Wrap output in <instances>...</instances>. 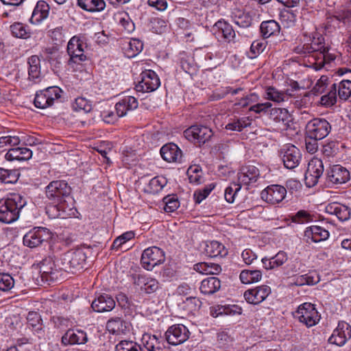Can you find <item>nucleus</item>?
Segmentation results:
<instances>
[{
  "label": "nucleus",
  "instance_id": "obj_7",
  "mask_svg": "<svg viewBox=\"0 0 351 351\" xmlns=\"http://www.w3.org/2000/svg\"><path fill=\"white\" fill-rule=\"evenodd\" d=\"M295 316L307 327L315 326L319 322L320 317L315 306L308 302L298 306Z\"/></svg>",
  "mask_w": 351,
  "mask_h": 351
},
{
  "label": "nucleus",
  "instance_id": "obj_63",
  "mask_svg": "<svg viewBox=\"0 0 351 351\" xmlns=\"http://www.w3.org/2000/svg\"><path fill=\"white\" fill-rule=\"evenodd\" d=\"M311 219V215L304 210H299L292 218V221L298 223H304Z\"/></svg>",
  "mask_w": 351,
  "mask_h": 351
},
{
  "label": "nucleus",
  "instance_id": "obj_29",
  "mask_svg": "<svg viewBox=\"0 0 351 351\" xmlns=\"http://www.w3.org/2000/svg\"><path fill=\"white\" fill-rule=\"evenodd\" d=\"M40 274L43 281L49 282L56 278L58 271L54 261L49 258L44 259L40 264Z\"/></svg>",
  "mask_w": 351,
  "mask_h": 351
},
{
  "label": "nucleus",
  "instance_id": "obj_16",
  "mask_svg": "<svg viewBox=\"0 0 351 351\" xmlns=\"http://www.w3.org/2000/svg\"><path fill=\"white\" fill-rule=\"evenodd\" d=\"M132 280L134 285L146 294L155 293L160 287L158 280L148 275L134 274L132 276Z\"/></svg>",
  "mask_w": 351,
  "mask_h": 351
},
{
  "label": "nucleus",
  "instance_id": "obj_40",
  "mask_svg": "<svg viewBox=\"0 0 351 351\" xmlns=\"http://www.w3.org/2000/svg\"><path fill=\"white\" fill-rule=\"evenodd\" d=\"M261 32L264 38L278 35L280 31L279 24L274 20L263 21L261 24Z\"/></svg>",
  "mask_w": 351,
  "mask_h": 351
},
{
  "label": "nucleus",
  "instance_id": "obj_24",
  "mask_svg": "<svg viewBox=\"0 0 351 351\" xmlns=\"http://www.w3.org/2000/svg\"><path fill=\"white\" fill-rule=\"evenodd\" d=\"M91 307L98 313L110 311L115 307V301L110 295L104 293L93 301Z\"/></svg>",
  "mask_w": 351,
  "mask_h": 351
},
{
  "label": "nucleus",
  "instance_id": "obj_31",
  "mask_svg": "<svg viewBox=\"0 0 351 351\" xmlns=\"http://www.w3.org/2000/svg\"><path fill=\"white\" fill-rule=\"evenodd\" d=\"M326 210L330 215H335L340 221H346L350 217V208L343 204L337 202L329 204L326 207Z\"/></svg>",
  "mask_w": 351,
  "mask_h": 351
},
{
  "label": "nucleus",
  "instance_id": "obj_9",
  "mask_svg": "<svg viewBox=\"0 0 351 351\" xmlns=\"http://www.w3.org/2000/svg\"><path fill=\"white\" fill-rule=\"evenodd\" d=\"M160 85L158 75L152 70H145L141 74V80L136 85L137 92L151 93Z\"/></svg>",
  "mask_w": 351,
  "mask_h": 351
},
{
  "label": "nucleus",
  "instance_id": "obj_52",
  "mask_svg": "<svg viewBox=\"0 0 351 351\" xmlns=\"http://www.w3.org/2000/svg\"><path fill=\"white\" fill-rule=\"evenodd\" d=\"M267 46V42L263 40H254L250 47L248 56L250 58H255L261 53Z\"/></svg>",
  "mask_w": 351,
  "mask_h": 351
},
{
  "label": "nucleus",
  "instance_id": "obj_45",
  "mask_svg": "<svg viewBox=\"0 0 351 351\" xmlns=\"http://www.w3.org/2000/svg\"><path fill=\"white\" fill-rule=\"evenodd\" d=\"M194 269L202 274H217L221 271V267L216 263L204 262L195 264Z\"/></svg>",
  "mask_w": 351,
  "mask_h": 351
},
{
  "label": "nucleus",
  "instance_id": "obj_27",
  "mask_svg": "<svg viewBox=\"0 0 351 351\" xmlns=\"http://www.w3.org/2000/svg\"><path fill=\"white\" fill-rule=\"evenodd\" d=\"M141 341L147 351H163L165 348L163 339L155 335L145 333L142 337Z\"/></svg>",
  "mask_w": 351,
  "mask_h": 351
},
{
  "label": "nucleus",
  "instance_id": "obj_17",
  "mask_svg": "<svg viewBox=\"0 0 351 351\" xmlns=\"http://www.w3.org/2000/svg\"><path fill=\"white\" fill-rule=\"evenodd\" d=\"M349 171L339 165H333L327 170L326 181L330 184H342L350 180Z\"/></svg>",
  "mask_w": 351,
  "mask_h": 351
},
{
  "label": "nucleus",
  "instance_id": "obj_55",
  "mask_svg": "<svg viewBox=\"0 0 351 351\" xmlns=\"http://www.w3.org/2000/svg\"><path fill=\"white\" fill-rule=\"evenodd\" d=\"M165 206L164 209L167 213L175 211L180 206V202L176 195H169L163 198Z\"/></svg>",
  "mask_w": 351,
  "mask_h": 351
},
{
  "label": "nucleus",
  "instance_id": "obj_2",
  "mask_svg": "<svg viewBox=\"0 0 351 351\" xmlns=\"http://www.w3.org/2000/svg\"><path fill=\"white\" fill-rule=\"evenodd\" d=\"M85 261L86 254L82 250L69 251L62 255L58 266L65 271L75 273L83 269Z\"/></svg>",
  "mask_w": 351,
  "mask_h": 351
},
{
  "label": "nucleus",
  "instance_id": "obj_44",
  "mask_svg": "<svg viewBox=\"0 0 351 351\" xmlns=\"http://www.w3.org/2000/svg\"><path fill=\"white\" fill-rule=\"evenodd\" d=\"M239 278L243 284H252L259 282L262 278V273L260 270H243L240 275Z\"/></svg>",
  "mask_w": 351,
  "mask_h": 351
},
{
  "label": "nucleus",
  "instance_id": "obj_11",
  "mask_svg": "<svg viewBox=\"0 0 351 351\" xmlns=\"http://www.w3.org/2000/svg\"><path fill=\"white\" fill-rule=\"evenodd\" d=\"M186 139L199 145L208 141L213 135L212 130L206 126L192 125L184 132Z\"/></svg>",
  "mask_w": 351,
  "mask_h": 351
},
{
  "label": "nucleus",
  "instance_id": "obj_56",
  "mask_svg": "<svg viewBox=\"0 0 351 351\" xmlns=\"http://www.w3.org/2000/svg\"><path fill=\"white\" fill-rule=\"evenodd\" d=\"M115 351H143L140 345L131 341H121L115 347Z\"/></svg>",
  "mask_w": 351,
  "mask_h": 351
},
{
  "label": "nucleus",
  "instance_id": "obj_42",
  "mask_svg": "<svg viewBox=\"0 0 351 351\" xmlns=\"http://www.w3.org/2000/svg\"><path fill=\"white\" fill-rule=\"evenodd\" d=\"M265 98L271 100L276 103H280L288 99L289 95L288 90L285 93L278 90L274 86H269L266 88Z\"/></svg>",
  "mask_w": 351,
  "mask_h": 351
},
{
  "label": "nucleus",
  "instance_id": "obj_34",
  "mask_svg": "<svg viewBox=\"0 0 351 351\" xmlns=\"http://www.w3.org/2000/svg\"><path fill=\"white\" fill-rule=\"evenodd\" d=\"M231 18L236 25L243 28L248 27L252 24L251 16L243 10L237 8L232 9Z\"/></svg>",
  "mask_w": 351,
  "mask_h": 351
},
{
  "label": "nucleus",
  "instance_id": "obj_48",
  "mask_svg": "<svg viewBox=\"0 0 351 351\" xmlns=\"http://www.w3.org/2000/svg\"><path fill=\"white\" fill-rule=\"evenodd\" d=\"M134 237V233L132 231H128L123 233L121 235L114 239L112 245V249L127 250L128 247H124V244Z\"/></svg>",
  "mask_w": 351,
  "mask_h": 351
},
{
  "label": "nucleus",
  "instance_id": "obj_18",
  "mask_svg": "<svg viewBox=\"0 0 351 351\" xmlns=\"http://www.w3.org/2000/svg\"><path fill=\"white\" fill-rule=\"evenodd\" d=\"M270 293L271 288L269 286L261 285L246 290L243 296L247 303L256 305L263 302Z\"/></svg>",
  "mask_w": 351,
  "mask_h": 351
},
{
  "label": "nucleus",
  "instance_id": "obj_10",
  "mask_svg": "<svg viewBox=\"0 0 351 351\" xmlns=\"http://www.w3.org/2000/svg\"><path fill=\"white\" fill-rule=\"evenodd\" d=\"M280 157L285 167L293 169L298 166L302 158L300 149L293 145H285L280 149Z\"/></svg>",
  "mask_w": 351,
  "mask_h": 351
},
{
  "label": "nucleus",
  "instance_id": "obj_50",
  "mask_svg": "<svg viewBox=\"0 0 351 351\" xmlns=\"http://www.w3.org/2000/svg\"><path fill=\"white\" fill-rule=\"evenodd\" d=\"M19 173L16 170L0 168V180L2 182L12 184L17 182Z\"/></svg>",
  "mask_w": 351,
  "mask_h": 351
},
{
  "label": "nucleus",
  "instance_id": "obj_47",
  "mask_svg": "<svg viewBox=\"0 0 351 351\" xmlns=\"http://www.w3.org/2000/svg\"><path fill=\"white\" fill-rule=\"evenodd\" d=\"M167 184V180L163 176H156L150 180L146 191L152 194L160 192Z\"/></svg>",
  "mask_w": 351,
  "mask_h": 351
},
{
  "label": "nucleus",
  "instance_id": "obj_1",
  "mask_svg": "<svg viewBox=\"0 0 351 351\" xmlns=\"http://www.w3.org/2000/svg\"><path fill=\"white\" fill-rule=\"evenodd\" d=\"M27 204L26 199L19 193H11L0 200V221L11 223L16 221L20 212Z\"/></svg>",
  "mask_w": 351,
  "mask_h": 351
},
{
  "label": "nucleus",
  "instance_id": "obj_57",
  "mask_svg": "<svg viewBox=\"0 0 351 351\" xmlns=\"http://www.w3.org/2000/svg\"><path fill=\"white\" fill-rule=\"evenodd\" d=\"M73 107L76 111L82 110L85 112H89L92 110V104L90 101L82 97L75 99V102L73 104Z\"/></svg>",
  "mask_w": 351,
  "mask_h": 351
},
{
  "label": "nucleus",
  "instance_id": "obj_51",
  "mask_svg": "<svg viewBox=\"0 0 351 351\" xmlns=\"http://www.w3.org/2000/svg\"><path fill=\"white\" fill-rule=\"evenodd\" d=\"M322 154L326 158L335 157L339 152V143L330 141L324 143L322 148Z\"/></svg>",
  "mask_w": 351,
  "mask_h": 351
},
{
  "label": "nucleus",
  "instance_id": "obj_35",
  "mask_svg": "<svg viewBox=\"0 0 351 351\" xmlns=\"http://www.w3.org/2000/svg\"><path fill=\"white\" fill-rule=\"evenodd\" d=\"M221 288V281L217 277H209L203 280L199 287L200 291L204 295H211Z\"/></svg>",
  "mask_w": 351,
  "mask_h": 351
},
{
  "label": "nucleus",
  "instance_id": "obj_30",
  "mask_svg": "<svg viewBox=\"0 0 351 351\" xmlns=\"http://www.w3.org/2000/svg\"><path fill=\"white\" fill-rule=\"evenodd\" d=\"M32 157V152L27 147H12L6 153L5 158L8 161H25Z\"/></svg>",
  "mask_w": 351,
  "mask_h": 351
},
{
  "label": "nucleus",
  "instance_id": "obj_64",
  "mask_svg": "<svg viewBox=\"0 0 351 351\" xmlns=\"http://www.w3.org/2000/svg\"><path fill=\"white\" fill-rule=\"evenodd\" d=\"M318 141L319 139H315V138L308 137L305 134V145L306 151L310 154L315 153L318 149Z\"/></svg>",
  "mask_w": 351,
  "mask_h": 351
},
{
  "label": "nucleus",
  "instance_id": "obj_43",
  "mask_svg": "<svg viewBox=\"0 0 351 351\" xmlns=\"http://www.w3.org/2000/svg\"><path fill=\"white\" fill-rule=\"evenodd\" d=\"M10 31L12 36L18 38L27 39L32 36L29 27L22 23H14L11 25Z\"/></svg>",
  "mask_w": 351,
  "mask_h": 351
},
{
  "label": "nucleus",
  "instance_id": "obj_6",
  "mask_svg": "<svg viewBox=\"0 0 351 351\" xmlns=\"http://www.w3.org/2000/svg\"><path fill=\"white\" fill-rule=\"evenodd\" d=\"M165 259L164 252L158 247L152 246L143 251L141 262L143 268L151 271L156 265L162 264Z\"/></svg>",
  "mask_w": 351,
  "mask_h": 351
},
{
  "label": "nucleus",
  "instance_id": "obj_46",
  "mask_svg": "<svg viewBox=\"0 0 351 351\" xmlns=\"http://www.w3.org/2000/svg\"><path fill=\"white\" fill-rule=\"evenodd\" d=\"M252 119L249 117L232 120L226 125V129L230 131L241 132L244 128L250 126Z\"/></svg>",
  "mask_w": 351,
  "mask_h": 351
},
{
  "label": "nucleus",
  "instance_id": "obj_8",
  "mask_svg": "<svg viewBox=\"0 0 351 351\" xmlns=\"http://www.w3.org/2000/svg\"><path fill=\"white\" fill-rule=\"evenodd\" d=\"M51 238V233L49 229L43 227H36L27 232L23 237L25 245L33 248L47 241Z\"/></svg>",
  "mask_w": 351,
  "mask_h": 351
},
{
  "label": "nucleus",
  "instance_id": "obj_14",
  "mask_svg": "<svg viewBox=\"0 0 351 351\" xmlns=\"http://www.w3.org/2000/svg\"><path fill=\"white\" fill-rule=\"evenodd\" d=\"M85 43L77 36L72 37L67 45V52L70 56L69 62L77 63L86 60L84 54Z\"/></svg>",
  "mask_w": 351,
  "mask_h": 351
},
{
  "label": "nucleus",
  "instance_id": "obj_62",
  "mask_svg": "<svg viewBox=\"0 0 351 351\" xmlns=\"http://www.w3.org/2000/svg\"><path fill=\"white\" fill-rule=\"evenodd\" d=\"M258 100V95L256 93H251L241 98L236 105L245 108L249 105L256 103Z\"/></svg>",
  "mask_w": 351,
  "mask_h": 351
},
{
  "label": "nucleus",
  "instance_id": "obj_22",
  "mask_svg": "<svg viewBox=\"0 0 351 351\" xmlns=\"http://www.w3.org/2000/svg\"><path fill=\"white\" fill-rule=\"evenodd\" d=\"M138 106L137 99L133 96H124L115 105L119 117H123Z\"/></svg>",
  "mask_w": 351,
  "mask_h": 351
},
{
  "label": "nucleus",
  "instance_id": "obj_20",
  "mask_svg": "<svg viewBox=\"0 0 351 351\" xmlns=\"http://www.w3.org/2000/svg\"><path fill=\"white\" fill-rule=\"evenodd\" d=\"M260 176L258 169L254 165H245L241 167L237 174L238 183L249 186L255 183Z\"/></svg>",
  "mask_w": 351,
  "mask_h": 351
},
{
  "label": "nucleus",
  "instance_id": "obj_15",
  "mask_svg": "<svg viewBox=\"0 0 351 351\" xmlns=\"http://www.w3.org/2000/svg\"><path fill=\"white\" fill-rule=\"evenodd\" d=\"M287 189L279 184L268 186L261 193V197L264 201L276 204L281 202L286 197Z\"/></svg>",
  "mask_w": 351,
  "mask_h": 351
},
{
  "label": "nucleus",
  "instance_id": "obj_13",
  "mask_svg": "<svg viewBox=\"0 0 351 351\" xmlns=\"http://www.w3.org/2000/svg\"><path fill=\"white\" fill-rule=\"evenodd\" d=\"M165 335L169 344L177 346L183 343L189 338L190 332L184 325L175 324L170 326Z\"/></svg>",
  "mask_w": 351,
  "mask_h": 351
},
{
  "label": "nucleus",
  "instance_id": "obj_53",
  "mask_svg": "<svg viewBox=\"0 0 351 351\" xmlns=\"http://www.w3.org/2000/svg\"><path fill=\"white\" fill-rule=\"evenodd\" d=\"M241 189V186L239 183H231V184L225 190L224 197L228 203H233Z\"/></svg>",
  "mask_w": 351,
  "mask_h": 351
},
{
  "label": "nucleus",
  "instance_id": "obj_36",
  "mask_svg": "<svg viewBox=\"0 0 351 351\" xmlns=\"http://www.w3.org/2000/svg\"><path fill=\"white\" fill-rule=\"evenodd\" d=\"M324 38L320 36L319 37H313L310 44H305L303 47L304 53H311L315 51H319L324 56L325 58V53L328 52V49L325 47Z\"/></svg>",
  "mask_w": 351,
  "mask_h": 351
},
{
  "label": "nucleus",
  "instance_id": "obj_4",
  "mask_svg": "<svg viewBox=\"0 0 351 351\" xmlns=\"http://www.w3.org/2000/svg\"><path fill=\"white\" fill-rule=\"evenodd\" d=\"M331 131V125L325 119L314 118L306 125L305 134L308 137L322 140L326 137Z\"/></svg>",
  "mask_w": 351,
  "mask_h": 351
},
{
  "label": "nucleus",
  "instance_id": "obj_60",
  "mask_svg": "<svg viewBox=\"0 0 351 351\" xmlns=\"http://www.w3.org/2000/svg\"><path fill=\"white\" fill-rule=\"evenodd\" d=\"M21 139L16 136H1L0 137V148H2L8 145L14 147L19 145Z\"/></svg>",
  "mask_w": 351,
  "mask_h": 351
},
{
  "label": "nucleus",
  "instance_id": "obj_58",
  "mask_svg": "<svg viewBox=\"0 0 351 351\" xmlns=\"http://www.w3.org/2000/svg\"><path fill=\"white\" fill-rule=\"evenodd\" d=\"M14 285L13 278L8 274H0V290L3 291H10Z\"/></svg>",
  "mask_w": 351,
  "mask_h": 351
},
{
  "label": "nucleus",
  "instance_id": "obj_3",
  "mask_svg": "<svg viewBox=\"0 0 351 351\" xmlns=\"http://www.w3.org/2000/svg\"><path fill=\"white\" fill-rule=\"evenodd\" d=\"M71 188L64 180L52 181L45 189L47 197L53 203H67L68 199H71Z\"/></svg>",
  "mask_w": 351,
  "mask_h": 351
},
{
  "label": "nucleus",
  "instance_id": "obj_21",
  "mask_svg": "<svg viewBox=\"0 0 351 351\" xmlns=\"http://www.w3.org/2000/svg\"><path fill=\"white\" fill-rule=\"evenodd\" d=\"M161 157L168 162H181L182 153L178 146L170 143L163 145L160 151Z\"/></svg>",
  "mask_w": 351,
  "mask_h": 351
},
{
  "label": "nucleus",
  "instance_id": "obj_49",
  "mask_svg": "<svg viewBox=\"0 0 351 351\" xmlns=\"http://www.w3.org/2000/svg\"><path fill=\"white\" fill-rule=\"evenodd\" d=\"M337 102V84H333L328 91V93L320 99V104L325 107H330Z\"/></svg>",
  "mask_w": 351,
  "mask_h": 351
},
{
  "label": "nucleus",
  "instance_id": "obj_32",
  "mask_svg": "<svg viewBox=\"0 0 351 351\" xmlns=\"http://www.w3.org/2000/svg\"><path fill=\"white\" fill-rule=\"evenodd\" d=\"M49 205L46 208V213L51 219L56 218H66L68 215L67 210L69 208L68 203L56 202Z\"/></svg>",
  "mask_w": 351,
  "mask_h": 351
},
{
  "label": "nucleus",
  "instance_id": "obj_39",
  "mask_svg": "<svg viewBox=\"0 0 351 351\" xmlns=\"http://www.w3.org/2000/svg\"><path fill=\"white\" fill-rule=\"evenodd\" d=\"M77 5L84 10L89 12H101L106 8L104 0H77Z\"/></svg>",
  "mask_w": 351,
  "mask_h": 351
},
{
  "label": "nucleus",
  "instance_id": "obj_33",
  "mask_svg": "<svg viewBox=\"0 0 351 351\" xmlns=\"http://www.w3.org/2000/svg\"><path fill=\"white\" fill-rule=\"evenodd\" d=\"M288 260V256L284 251H280L274 256L262 258V263L266 269H274L282 266Z\"/></svg>",
  "mask_w": 351,
  "mask_h": 351
},
{
  "label": "nucleus",
  "instance_id": "obj_23",
  "mask_svg": "<svg viewBox=\"0 0 351 351\" xmlns=\"http://www.w3.org/2000/svg\"><path fill=\"white\" fill-rule=\"evenodd\" d=\"M213 31L218 38H223L230 42L235 37V32L232 27L223 20H219L213 27Z\"/></svg>",
  "mask_w": 351,
  "mask_h": 351
},
{
  "label": "nucleus",
  "instance_id": "obj_41",
  "mask_svg": "<svg viewBox=\"0 0 351 351\" xmlns=\"http://www.w3.org/2000/svg\"><path fill=\"white\" fill-rule=\"evenodd\" d=\"M290 114L286 108H274L269 112V118L278 123H282L287 125L289 121Z\"/></svg>",
  "mask_w": 351,
  "mask_h": 351
},
{
  "label": "nucleus",
  "instance_id": "obj_25",
  "mask_svg": "<svg viewBox=\"0 0 351 351\" xmlns=\"http://www.w3.org/2000/svg\"><path fill=\"white\" fill-rule=\"evenodd\" d=\"M88 337L84 330L69 329L62 337V343L65 345L84 344Z\"/></svg>",
  "mask_w": 351,
  "mask_h": 351
},
{
  "label": "nucleus",
  "instance_id": "obj_61",
  "mask_svg": "<svg viewBox=\"0 0 351 351\" xmlns=\"http://www.w3.org/2000/svg\"><path fill=\"white\" fill-rule=\"evenodd\" d=\"M318 282L313 276L309 274L299 276L295 278V284L298 286H302L304 285H314Z\"/></svg>",
  "mask_w": 351,
  "mask_h": 351
},
{
  "label": "nucleus",
  "instance_id": "obj_38",
  "mask_svg": "<svg viewBox=\"0 0 351 351\" xmlns=\"http://www.w3.org/2000/svg\"><path fill=\"white\" fill-rule=\"evenodd\" d=\"M106 328L110 333L117 335L125 334L128 330L127 323L120 317L110 319L106 324Z\"/></svg>",
  "mask_w": 351,
  "mask_h": 351
},
{
  "label": "nucleus",
  "instance_id": "obj_59",
  "mask_svg": "<svg viewBox=\"0 0 351 351\" xmlns=\"http://www.w3.org/2000/svg\"><path fill=\"white\" fill-rule=\"evenodd\" d=\"M214 189L213 184L205 186L202 189L197 190L194 192L193 197L195 203L200 204L208 195Z\"/></svg>",
  "mask_w": 351,
  "mask_h": 351
},
{
  "label": "nucleus",
  "instance_id": "obj_19",
  "mask_svg": "<svg viewBox=\"0 0 351 351\" xmlns=\"http://www.w3.org/2000/svg\"><path fill=\"white\" fill-rule=\"evenodd\" d=\"M350 338L351 327L348 323L342 322H339L337 327L334 330L332 335L328 339V341L330 343L342 346Z\"/></svg>",
  "mask_w": 351,
  "mask_h": 351
},
{
  "label": "nucleus",
  "instance_id": "obj_37",
  "mask_svg": "<svg viewBox=\"0 0 351 351\" xmlns=\"http://www.w3.org/2000/svg\"><path fill=\"white\" fill-rule=\"evenodd\" d=\"M206 254L211 257H223L228 254V250L225 246L217 241H209L205 247Z\"/></svg>",
  "mask_w": 351,
  "mask_h": 351
},
{
  "label": "nucleus",
  "instance_id": "obj_54",
  "mask_svg": "<svg viewBox=\"0 0 351 351\" xmlns=\"http://www.w3.org/2000/svg\"><path fill=\"white\" fill-rule=\"evenodd\" d=\"M337 92L340 99L346 100L351 95V81L343 80L337 85Z\"/></svg>",
  "mask_w": 351,
  "mask_h": 351
},
{
  "label": "nucleus",
  "instance_id": "obj_28",
  "mask_svg": "<svg viewBox=\"0 0 351 351\" xmlns=\"http://www.w3.org/2000/svg\"><path fill=\"white\" fill-rule=\"evenodd\" d=\"M49 10V5L45 1H38L33 10L29 22L34 25L40 24L48 17Z\"/></svg>",
  "mask_w": 351,
  "mask_h": 351
},
{
  "label": "nucleus",
  "instance_id": "obj_5",
  "mask_svg": "<svg viewBox=\"0 0 351 351\" xmlns=\"http://www.w3.org/2000/svg\"><path fill=\"white\" fill-rule=\"evenodd\" d=\"M62 90L58 86H50L38 91L34 104L37 108L45 109L53 104L55 100L60 98Z\"/></svg>",
  "mask_w": 351,
  "mask_h": 351
},
{
  "label": "nucleus",
  "instance_id": "obj_26",
  "mask_svg": "<svg viewBox=\"0 0 351 351\" xmlns=\"http://www.w3.org/2000/svg\"><path fill=\"white\" fill-rule=\"evenodd\" d=\"M329 232L319 226L308 227L304 231V237L307 242L309 241L318 243L326 240L329 237Z\"/></svg>",
  "mask_w": 351,
  "mask_h": 351
},
{
  "label": "nucleus",
  "instance_id": "obj_12",
  "mask_svg": "<svg viewBox=\"0 0 351 351\" xmlns=\"http://www.w3.org/2000/svg\"><path fill=\"white\" fill-rule=\"evenodd\" d=\"M324 164L321 159L318 158H312L308 164L305 173V182L308 187H312L316 185L319 179L324 173Z\"/></svg>",
  "mask_w": 351,
  "mask_h": 351
}]
</instances>
